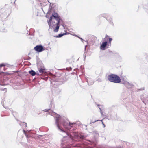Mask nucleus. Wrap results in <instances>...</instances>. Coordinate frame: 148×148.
Segmentation results:
<instances>
[{"label":"nucleus","instance_id":"1","mask_svg":"<svg viewBox=\"0 0 148 148\" xmlns=\"http://www.w3.org/2000/svg\"><path fill=\"white\" fill-rule=\"evenodd\" d=\"M104 40L105 41L102 42L100 46V49L102 50H104L105 48L107 46H111V42L112 40V39L111 38H110L107 35H106Z\"/></svg>","mask_w":148,"mask_h":148},{"label":"nucleus","instance_id":"2","mask_svg":"<svg viewBox=\"0 0 148 148\" xmlns=\"http://www.w3.org/2000/svg\"><path fill=\"white\" fill-rule=\"evenodd\" d=\"M108 79L111 82L119 83L121 82L120 78L117 75L113 74L109 75L108 76Z\"/></svg>","mask_w":148,"mask_h":148},{"label":"nucleus","instance_id":"3","mask_svg":"<svg viewBox=\"0 0 148 148\" xmlns=\"http://www.w3.org/2000/svg\"><path fill=\"white\" fill-rule=\"evenodd\" d=\"M34 49L38 52H41L45 50V49L41 45H38L34 48Z\"/></svg>","mask_w":148,"mask_h":148},{"label":"nucleus","instance_id":"4","mask_svg":"<svg viewBox=\"0 0 148 148\" xmlns=\"http://www.w3.org/2000/svg\"><path fill=\"white\" fill-rule=\"evenodd\" d=\"M52 16H53L55 18H58V14L57 13L54 12L52 14V16L51 17H50V18L49 19V21L48 22V23L49 25V26H51L50 22L52 20Z\"/></svg>","mask_w":148,"mask_h":148},{"label":"nucleus","instance_id":"5","mask_svg":"<svg viewBox=\"0 0 148 148\" xmlns=\"http://www.w3.org/2000/svg\"><path fill=\"white\" fill-rule=\"evenodd\" d=\"M44 69L41 68L39 70V72L38 73L37 72L36 74L38 75H41L44 72Z\"/></svg>","mask_w":148,"mask_h":148},{"label":"nucleus","instance_id":"6","mask_svg":"<svg viewBox=\"0 0 148 148\" xmlns=\"http://www.w3.org/2000/svg\"><path fill=\"white\" fill-rule=\"evenodd\" d=\"M59 21H58V22L56 23V28L54 30L55 32H57L58 31L59 28Z\"/></svg>","mask_w":148,"mask_h":148},{"label":"nucleus","instance_id":"7","mask_svg":"<svg viewBox=\"0 0 148 148\" xmlns=\"http://www.w3.org/2000/svg\"><path fill=\"white\" fill-rule=\"evenodd\" d=\"M29 73L32 76H34L36 74V72L33 70H31L29 71Z\"/></svg>","mask_w":148,"mask_h":148},{"label":"nucleus","instance_id":"8","mask_svg":"<svg viewBox=\"0 0 148 148\" xmlns=\"http://www.w3.org/2000/svg\"><path fill=\"white\" fill-rule=\"evenodd\" d=\"M66 33H63V34H59L57 36V37H61L63 36L66 34Z\"/></svg>","mask_w":148,"mask_h":148},{"label":"nucleus","instance_id":"9","mask_svg":"<svg viewBox=\"0 0 148 148\" xmlns=\"http://www.w3.org/2000/svg\"><path fill=\"white\" fill-rule=\"evenodd\" d=\"M5 65L4 64H0V67L5 66Z\"/></svg>","mask_w":148,"mask_h":148},{"label":"nucleus","instance_id":"10","mask_svg":"<svg viewBox=\"0 0 148 148\" xmlns=\"http://www.w3.org/2000/svg\"><path fill=\"white\" fill-rule=\"evenodd\" d=\"M49 109H45L44 111L45 112H48L49 110Z\"/></svg>","mask_w":148,"mask_h":148},{"label":"nucleus","instance_id":"11","mask_svg":"<svg viewBox=\"0 0 148 148\" xmlns=\"http://www.w3.org/2000/svg\"><path fill=\"white\" fill-rule=\"evenodd\" d=\"M57 126L58 127V128L59 129L61 130V131H63V130H62L60 128V127H59V125L58 124V123L57 124Z\"/></svg>","mask_w":148,"mask_h":148},{"label":"nucleus","instance_id":"12","mask_svg":"<svg viewBox=\"0 0 148 148\" xmlns=\"http://www.w3.org/2000/svg\"><path fill=\"white\" fill-rule=\"evenodd\" d=\"M101 121H102V123L103 126V127H105V124L103 123V122L102 121V120H101Z\"/></svg>","mask_w":148,"mask_h":148},{"label":"nucleus","instance_id":"13","mask_svg":"<svg viewBox=\"0 0 148 148\" xmlns=\"http://www.w3.org/2000/svg\"><path fill=\"white\" fill-rule=\"evenodd\" d=\"M72 124H69V126L70 127H72Z\"/></svg>","mask_w":148,"mask_h":148},{"label":"nucleus","instance_id":"14","mask_svg":"<svg viewBox=\"0 0 148 148\" xmlns=\"http://www.w3.org/2000/svg\"><path fill=\"white\" fill-rule=\"evenodd\" d=\"M63 125V126H64V127H65V128H68V127H66L65 126V125H64V124Z\"/></svg>","mask_w":148,"mask_h":148},{"label":"nucleus","instance_id":"15","mask_svg":"<svg viewBox=\"0 0 148 148\" xmlns=\"http://www.w3.org/2000/svg\"><path fill=\"white\" fill-rule=\"evenodd\" d=\"M23 131L24 133L25 134H26V132L25 130H23Z\"/></svg>","mask_w":148,"mask_h":148}]
</instances>
